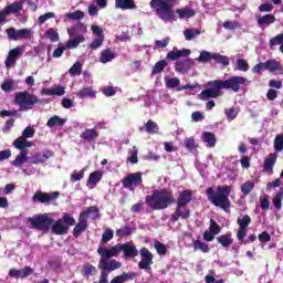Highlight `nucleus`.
I'll list each match as a JSON object with an SVG mask.
<instances>
[{"label":"nucleus","mask_w":283,"mask_h":283,"mask_svg":"<svg viewBox=\"0 0 283 283\" xmlns=\"http://www.w3.org/2000/svg\"><path fill=\"white\" fill-rule=\"evenodd\" d=\"M115 8L119 10H134L136 2L134 0H115Z\"/></svg>","instance_id":"a878e982"},{"label":"nucleus","mask_w":283,"mask_h":283,"mask_svg":"<svg viewBox=\"0 0 283 283\" xmlns=\"http://www.w3.org/2000/svg\"><path fill=\"white\" fill-rule=\"evenodd\" d=\"M83 178H85L84 170H80V171L74 170L71 174V182H78V180H83Z\"/></svg>","instance_id":"13d9d810"},{"label":"nucleus","mask_w":283,"mask_h":283,"mask_svg":"<svg viewBox=\"0 0 283 283\" xmlns=\"http://www.w3.org/2000/svg\"><path fill=\"white\" fill-rule=\"evenodd\" d=\"M237 224L239 226L237 239L242 240V238H247L249 224H251V217L249 214H245L242 218H238Z\"/></svg>","instance_id":"ddd939ff"},{"label":"nucleus","mask_w":283,"mask_h":283,"mask_svg":"<svg viewBox=\"0 0 283 283\" xmlns=\"http://www.w3.org/2000/svg\"><path fill=\"white\" fill-rule=\"evenodd\" d=\"M191 54V50L182 49L178 50L174 48L172 51L168 52L166 55L167 61H178V59H182V56H189Z\"/></svg>","instance_id":"a211bd4d"},{"label":"nucleus","mask_w":283,"mask_h":283,"mask_svg":"<svg viewBox=\"0 0 283 283\" xmlns=\"http://www.w3.org/2000/svg\"><path fill=\"white\" fill-rule=\"evenodd\" d=\"M114 238V230L107 228L104 233L102 234V240L101 243L102 244H107V242H109V240H113Z\"/></svg>","instance_id":"8fccbe9b"},{"label":"nucleus","mask_w":283,"mask_h":283,"mask_svg":"<svg viewBox=\"0 0 283 283\" xmlns=\"http://www.w3.org/2000/svg\"><path fill=\"white\" fill-rule=\"evenodd\" d=\"M65 44L59 43L57 49L54 50L53 52V57L54 59H61L63 56V52H65Z\"/></svg>","instance_id":"69168bd1"},{"label":"nucleus","mask_w":283,"mask_h":283,"mask_svg":"<svg viewBox=\"0 0 283 283\" xmlns=\"http://www.w3.org/2000/svg\"><path fill=\"white\" fill-rule=\"evenodd\" d=\"M65 123H67V119L61 118L59 115H54L51 118H49V120L46 122V126H49L50 128L63 127V125H65Z\"/></svg>","instance_id":"c85d7f7f"},{"label":"nucleus","mask_w":283,"mask_h":283,"mask_svg":"<svg viewBox=\"0 0 283 283\" xmlns=\"http://www.w3.org/2000/svg\"><path fill=\"white\" fill-rule=\"evenodd\" d=\"M191 200H193V191L190 189L179 192L177 200L174 197V190L169 188L155 189L151 195L146 196V205L153 211L168 209L174 202L181 207H188Z\"/></svg>","instance_id":"f257e3e1"},{"label":"nucleus","mask_w":283,"mask_h":283,"mask_svg":"<svg viewBox=\"0 0 283 283\" xmlns=\"http://www.w3.org/2000/svg\"><path fill=\"white\" fill-rule=\"evenodd\" d=\"M231 191H233V188L228 185L218 186L216 189L208 187L206 196L213 207H219L226 213H231V200L229 199Z\"/></svg>","instance_id":"7ed1b4c3"},{"label":"nucleus","mask_w":283,"mask_h":283,"mask_svg":"<svg viewBox=\"0 0 283 283\" xmlns=\"http://www.w3.org/2000/svg\"><path fill=\"white\" fill-rule=\"evenodd\" d=\"M213 61H216V63H219L220 65H224L226 67L231 63L229 56L220 55V53H214Z\"/></svg>","instance_id":"49530a36"},{"label":"nucleus","mask_w":283,"mask_h":283,"mask_svg":"<svg viewBox=\"0 0 283 283\" xmlns=\"http://www.w3.org/2000/svg\"><path fill=\"white\" fill-rule=\"evenodd\" d=\"M166 87L167 90H175V87H180V78L170 77L166 80Z\"/></svg>","instance_id":"3c124183"},{"label":"nucleus","mask_w":283,"mask_h":283,"mask_svg":"<svg viewBox=\"0 0 283 283\" xmlns=\"http://www.w3.org/2000/svg\"><path fill=\"white\" fill-rule=\"evenodd\" d=\"M282 200H283V188L276 192L275 197L272 199V203L277 211L282 209Z\"/></svg>","instance_id":"a18cd8bd"},{"label":"nucleus","mask_w":283,"mask_h":283,"mask_svg":"<svg viewBox=\"0 0 283 283\" xmlns=\"http://www.w3.org/2000/svg\"><path fill=\"white\" fill-rule=\"evenodd\" d=\"M130 233H133V231H132V227H129V226H125V227L116 230V235L118 238H127V237H129Z\"/></svg>","instance_id":"864d4df0"},{"label":"nucleus","mask_w":283,"mask_h":283,"mask_svg":"<svg viewBox=\"0 0 283 283\" xmlns=\"http://www.w3.org/2000/svg\"><path fill=\"white\" fill-rule=\"evenodd\" d=\"M99 258L98 269L99 271H105L106 273H112V271H116V269H120L123 264L116 260H112V258H118L120 253V244L112 247L111 249L103 248L102 245L97 249Z\"/></svg>","instance_id":"20e7f679"},{"label":"nucleus","mask_w":283,"mask_h":283,"mask_svg":"<svg viewBox=\"0 0 283 283\" xmlns=\"http://www.w3.org/2000/svg\"><path fill=\"white\" fill-rule=\"evenodd\" d=\"M140 185H143V172L140 171L130 172L122 180V187L129 191H134L135 187H140Z\"/></svg>","instance_id":"1a4fd4ad"},{"label":"nucleus","mask_w":283,"mask_h":283,"mask_svg":"<svg viewBox=\"0 0 283 283\" xmlns=\"http://www.w3.org/2000/svg\"><path fill=\"white\" fill-rule=\"evenodd\" d=\"M103 180V171L95 170L90 174L88 179L86 181V187H91V189H94L98 182Z\"/></svg>","instance_id":"5701e85b"},{"label":"nucleus","mask_w":283,"mask_h":283,"mask_svg":"<svg viewBox=\"0 0 283 283\" xmlns=\"http://www.w3.org/2000/svg\"><path fill=\"white\" fill-rule=\"evenodd\" d=\"M23 10V2L21 1H14L10 4H8L2 13L4 14V18L8 17L9 14H19Z\"/></svg>","instance_id":"aec40b11"},{"label":"nucleus","mask_w":283,"mask_h":283,"mask_svg":"<svg viewBox=\"0 0 283 283\" xmlns=\"http://www.w3.org/2000/svg\"><path fill=\"white\" fill-rule=\"evenodd\" d=\"M13 147L21 151H25V147H34V144L32 142H28L24 137H19L13 142Z\"/></svg>","instance_id":"cd10ccee"},{"label":"nucleus","mask_w":283,"mask_h":283,"mask_svg":"<svg viewBox=\"0 0 283 283\" xmlns=\"http://www.w3.org/2000/svg\"><path fill=\"white\" fill-rule=\"evenodd\" d=\"M85 229H87V219H85L84 217H81L80 214L78 222L73 229L74 238H81V234L83 233V231H85Z\"/></svg>","instance_id":"b1692460"},{"label":"nucleus","mask_w":283,"mask_h":283,"mask_svg":"<svg viewBox=\"0 0 283 283\" xmlns=\"http://www.w3.org/2000/svg\"><path fill=\"white\" fill-rule=\"evenodd\" d=\"M142 260L138 263L139 269L143 271H147L151 269V264H154V254L147 248H142L139 251Z\"/></svg>","instance_id":"f8f14e48"},{"label":"nucleus","mask_w":283,"mask_h":283,"mask_svg":"<svg viewBox=\"0 0 283 283\" xmlns=\"http://www.w3.org/2000/svg\"><path fill=\"white\" fill-rule=\"evenodd\" d=\"M203 143H207V147H216V135L211 132H205L202 134Z\"/></svg>","instance_id":"c9c22d12"},{"label":"nucleus","mask_w":283,"mask_h":283,"mask_svg":"<svg viewBox=\"0 0 283 283\" xmlns=\"http://www.w3.org/2000/svg\"><path fill=\"white\" fill-rule=\"evenodd\" d=\"M158 124H156V122L149 119L146 125H145V132L147 134L154 135V134H158Z\"/></svg>","instance_id":"37998d69"},{"label":"nucleus","mask_w":283,"mask_h":283,"mask_svg":"<svg viewBox=\"0 0 283 283\" xmlns=\"http://www.w3.org/2000/svg\"><path fill=\"white\" fill-rule=\"evenodd\" d=\"M93 273H96V266L90 263L84 264L82 269V275H86L87 277H90V275H92Z\"/></svg>","instance_id":"5fc2aeb1"},{"label":"nucleus","mask_w":283,"mask_h":283,"mask_svg":"<svg viewBox=\"0 0 283 283\" xmlns=\"http://www.w3.org/2000/svg\"><path fill=\"white\" fill-rule=\"evenodd\" d=\"M195 65L193 59L179 60L175 63V70L178 74H187Z\"/></svg>","instance_id":"2eb2a0df"},{"label":"nucleus","mask_w":283,"mask_h":283,"mask_svg":"<svg viewBox=\"0 0 283 283\" xmlns=\"http://www.w3.org/2000/svg\"><path fill=\"white\" fill-rule=\"evenodd\" d=\"M209 231H211L214 235H218L222 231V228L220 224H218V222H216V220L210 219Z\"/></svg>","instance_id":"4d7b16f0"},{"label":"nucleus","mask_w":283,"mask_h":283,"mask_svg":"<svg viewBox=\"0 0 283 283\" xmlns=\"http://www.w3.org/2000/svg\"><path fill=\"white\" fill-rule=\"evenodd\" d=\"M83 41H85V36L77 35L75 39H70L64 48L65 50H76V48H78V44L83 43Z\"/></svg>","instance_id":"c756f323"},{"label":"nucleus","mask_w":283,"mask_h":283,"mask_svg":"<svg viewBox=\"0 0 283 283\" xmlns=\"http://www.w3.org/2000/svg\"><path fill=\"white\" fill-rule=\"evenodd\" d=\"M217 242L223 247V249H229L233 244V238L230 234H221L217 237Z\"/></svg>","instance_id":"473e14b6"},{"label":"nucleus","mask_w":283,"mask_h":283,"mask_svg":"<svg viewBox=\"0 0 283 283\" xmlns=\"http://www.w3.org/2000/svg\"><path fill=\"white\" fill-rule=\"evenodd\" d=\"M149 6L153 10H155L156 15L161 21H176V15L174 14V8L171 3L166 0H151Z\"/></svg>","instance_id":"39448f33"},{"label":"nucleus","mask_w":283,"mask_h":283,"mask_svg":"<svg viewBox=\"0 0 283 283\" xmlns=\"http://www.w3.org/2000/svg\"><path fill=\"white\" fill-rule=\"evenodd\" d=\"M255 189V184L251 180H248L241 185V192L243 196H249Z\"/></svg>","instance_id":"79ce46f5"},{"label":"nucleus","mask_w":283,"mask_h":283,"mask_svg":"<svg viewBox=\"0 0 283 283\" xmlns=\"http://www.w3.org/2000/svg\"><path fill=\"white\" fill-rule=\"evenodd\" d=\"M185 147L189 149V151H196L198 149V144L193 137H189L185 139Z\"/></svg>","instance_id":"603ef678"},{"label":"nucleus","mask_w":283,"mask_h":283,"mask_svg":"<svg viewBox=\"0 0 283 283\" xmlns=\"http://www.w3.org/2000/svg\"><path fill=\"white\" fill-rule=\"evenodd\" d=\"M200 33V29H186L184 31V36L186 41H193V39H196V36H199Z\"/></svg>","instance_id":"a19ab883"},{"label":"nucleus","mask_w":283,"mask_h":283,"mask_svg":"<svg viewBox=\"0 0 283 283\" xmlns=\"http://www.w3.org/2000/svg\"><path fill=\"white\" fill-rule=\"evenodd\" d=\"M155 249L158 255H167V245L160 241L155 242Z\"/></svg>","instance_id":"052dcab7"},{"label":"nucleus","mask_w":283,"mask_h":283,"mask_svg":"<svg viewBox=\"0 0 283 283\" xmlns=\"http://www.w3.org/2000/svg\"><path fill=\"white\" fill-rule=\"evenodd\" d=\"M32 273H34V269L31 266H24L23 269L19 270V277L23 280L25 277H30Z\"/></svg>","instance_id":"6e6d98bb"},{"label":"nucleus","mask_w":283,"mask_h":283,"mask_svg":"<svg viewBox=\"0 0 283 283\" xmlns=\"http://www.w3.org/2000/svg\"><path fill=\"white\" fill-rule=\"evenodd\" d=\"M248 78L244 76H231L228 80H214L208 82L210 88L203 90L199 94L200 101H209V98H220L222 96L221 90H231L234 94H238L242 90L243 85H247Z\"/></svg>","instance_id":"f03ea898"},{"label":"nucleus","mask_w":283,"mask_h":283,"mask_svg":"<svg viewBox=\"0 0 283 283\" xmlns=\"http://www.w3.org/2000/svg\"><path fill=\"white\" fill-rule=\"evenodd\" d=\"M28 222L29 224H31V229H35L36 231H43V233H48V231H50V227L54 224V219L50 218L48 213H43L28 218Z\"/></svg>","instance_id":"6e6552de"},{"label":"nucleus","mask_w":283,"mask_h":283,"mask_svg":"<svg viewBox=\"0 0 283 283\" xmlns=\"http://www.w3.org/2000/svg\"><path fill=\"white\" fill-rule=\"evenodd\" d=\"M48 39H50V41H52V43H56V41H59V32L56 30H54L53 28L46 30L45 32Z\"/></svg>","instance_id":"bf43d9fd"},{"label":"nucleus","mask_w":283,"mask_h":283,"mask_svg":"<svg viewBox=\"0 0 283 283\" xmlns=\"http://www.w3.org/2000/svg\"><path fill=\"white\" fill-rule=\"evenodd\" d=\"M168 63H167V60H160L158 61L154 67H153V71H151V74L153 75H156V74H161V72H165V67H167Z\"/></svg>","instance_id":"ea45409f"},{"label":"nucleus","mask_w":283,"mask_h":283,"mask_svg":"<svg viewBox=\"0 0 283 283\" xmlns=\"http://www.w3.org/2000/svg\"><path fill=\"white\" fill-rule=\"evenodd\" d=\"M176 14H178L179 19H191V17H196V10L181 8L176 10Z\"/></svg>","instance_id":"2f4dec72"},{"label":"nucleus","mask_w":283,"mask_h":283,"mask_svg":"<svg viewBox=\"0 0 283 283\" xmlns=\"http://www.w3.org/2000/svg\"><path fill=\"white\" fill-rule=\"evenodd\" d=\"M259 12H273V4H271V3L260 4Z\"/></svg>","instance_id":"774afa93"},{"label":"nucleus","mask_w":283,"mask_h":283,"mask_svg":"<svg viewBox=\"0 0 283 283\" xmlns=\"http://www.w3.org/2000/svg\"><path fill=\"white\" fill-rule=\"evenodd\" d=\"M189 220L191 218V210L187 206H180L177 203L175 212L170 217V222H178V220Z\"/></svg>","instance_id":"4468645a"},{"label":"nucleus","mask_w":283,"mask_h":283,"mask_svg":"<svg viewBox=\"0 0 283 283\" xmlns=\"http://www.w3.org/2000/svg\"><path fill=\"white\" fill-rule=\"evenodd\" d=\"M66 19H71L72 21H81V19H85V12L77 10L66 13Z\"/></svg>","instance_id":"09e8293b"},{"label":"nucleus","mask_w":283,"mask_h":283,"mask_svg":"<svg viewBox=\"0 0 283 283\" xmlns=\"http://www.w3.org/2000/svg\"><path fill=\"white\" fill-rule=\"evenodd\" d=\"M1 90L3 92H12V90H14V81L12 80H6L2 84H1Z\"/></svg>","instance_id":"e2e57ef3"},{"label":"nucleus","mask_w":283,"mask_h":283,"mask_svg":"<svg viewBox=\"0 0 283 283\" xmlns=\"http://www.w3.org/2000/svg\"><path fill=\"white\" fill-rule=\"evenodd\" d=\"M7 36L10 41H19L21 39H24L25 41H30L34 36V33L32 32V29L17 30L14 28H10V29H7Z\"/></svg>","instance_id":"9d476101"},{"label":"nucleus","mask_w":283,"mask_h":283,"mask_svg":"<svg viewBox=\"0 0 283 283\" xmlns=\"http://www.w3.org/2000/svg\"><path fill=\"white\" fill-rule=\"evenodd\" d=\"M276 18L273 14H265L263 17L258 18V25L259 28H262L264 25H271L272 23H275Z\"/></svg>","instance_id":"7c9ffc66"},{"label":"nucleus","mask_w":283,"mask_h":283,"mask_svg":"<svg viewBox=\"0 0 283 283\" xmlns=\"http://www.w3.org/2000/svg\"><path fill=\"white\" fill-rule=\"evenodd\" d=\"M14 103L20 107L19 112H30L41 99L28 91H22L14 94Z\"/></svg>","instance_id":"423d86ee"},{"label":"nucleus","mask_w":283,"mask_h":283,"mask_svg":"<svg viewBox=\"0 0 283 283\" xmlns=\"http://www.w3.org/2000/svg\"><path fill=\"white\" fill-rule=\"evenodd\" d=\"M274 154H281L283 151V134H279L275 136L273 142Z\"/></svg>","instance_id":"58836bf2"},{"label":"nucleus","mask_w":283,"mask_h":283,"mask_svg":"<svg viewBox=\"0 0 283 283\" xmlns=\"http://www.w3.org/2000/svg\"><path fill=\"white\" fill-rule=\"evenodd\" d=\"M275 163H277V153L269 154L263 161V171L272 176Z\"/></svg>","instance_id":"dca6fc26"},{"label":"nucleus","mask_w":283,"mask_h":283,"mask_svg":"<svg viewBox=\"0 0 283 283\" xmlns=\"http://www.w3.org/2000/svg\"><path fill=\"white\" fill-rule=\"evenodd\" d=\"M91 213H98V207L96 206H91L88 207L86 210L82 211L80 213V216L84 219L87 220V217L91 214Z\"/></svg>","instance_id":"680f3d73"},{"label":"nucleus","mask_w":283,"mask_h":283,"mask_svg":"<svg viewBox=\"0 0 283 283\" xmlns=\"http://www.w3.org/2000/svg\"><path fill=\"white\" fill-rule=\"evenodd\" d=\"M61 198V192L53 191V192H43V191H36L32 200L33 202H39L40 205H50V202H55V200H59Z\"/></svg>","instance_id":"9b49d317"},{"label":"nucleus","mask_w":283,"mask_h":283,"mask_svg":"<svg viewBox=\"0 0 283 283\" xmlns=\"http://www.w3.org/2000/svg\"><path fill=\"white\" fill-rule=\"evenodd\" d=\"M80 138L85 143H94L98 138V130L96 128H86L80 134Z\"/></svg>","instance_id":"412c9836"},{"label":"nucleus","mask_w":283,"mask_h":283,"mask_svg":"<svg viewBox=\"0 0 283 283\" xmlns=\"http://www.w3.org/2000/svg\"><path fill=\"white\" fill-rule=\"evenodd\" d=\"M82 72H83V64L80 61H76L69 70V74L71 76H81Z\"/></svg>","instance_id":"4c0bfd02"},{"label":"nucleus","mask_w":283,"mask_h":283,"mask_svg":"<svg viewBox=\"0 0 283 283\" xmlns=\"http://www.w3.org/2000/svg\"><path fill=\"white\" fill-rule=\"evenodd\" d=\"M76 224V219L70 216V213H64L62 219H57L51 224V231L54 235H66L70 232V227Z\"/></svg>","instance_id":"0eeeda50"},{"label":"nucleus","mask_w":283,"mask_h":283,"mask_svg":"<svg viewBox=\"0 0 283 283\" xmlns=\"http://www.w3.org/2000/svg\"><path fill=\"white\" fill-rule=\"evenodd\" d=\"M263 64L264 70H268L269 72H277L279 70H282V64L275 60H268Z\"/></svg>","instance_id":"f704fd0d"},{"label":"nucleus","mask_w":283,"mask_h":283,"mask_svg":"<svg viewBox=\"0 0 283 283\" xmlns=\"http://www.w3.org/2000/svg\"><path fill=\"white\" fill-rule=\"evenodd\" d=\"M234 70L239 72H249V62L244 59H238Z\"/></svg>","instance_id":"de8ad7c7"},{"label":"nucleus","mask_w":283,"mask_h":283,"mask_svg":"<svg viewBox=\"0 0 283 283\" xmlns=\"http://www.w3.org/2000/svg\"><path fill=\"white\" fill-rule=\"evenodd\" d=\"M122 283L129 282V280H134L136 277L135 272H124L122 275H118Z\"/></svg>","instance_id":"0e129e2a"},{"label":"nucleus","mask_w":283,"mask_h":283,"mask_svg":"<svg viewBox=\"0 0 283 283\" xmlns=\"http://www.w3.org/2000/svg\"><path fill=\"white\" fill-rule=\"evenodd\" d=\"M216 53L209 51H201L200 55L197 57L199 63H209V61H213Z\"/></svg>","instance_id":"e433bc0d"},{"label":"nucleus","mask_w":283,"mask_h":283,"mask_svg":"<svg viewBox=\"0 0 283 283\" xmlns=\"http://www.w3.org/2000/svg\"><path fill=\"white\" fill-rule=\"evenodd\" d=\"M19 56H21V48L17 46L15 49H12L4 63H6V66L7 67H12V65H15L17 64V59H19Z\"/></svg>","instance_id":"4be33fe9"},{"label":"nucleus","mask_w":283,"mask_h":283,"mask_svg":"<svg viewBox=\"0 0 283 283\" xmlns=\"http://www.w3.org/2000/svg\"><path fill=\"white\" fill-rule=\"evenodd\" d=\"M116 59V53L112 49L107 48L101 52L99 61L101 63H109Z\"/></svg>","instance_id":"bb28decb"},{"label":"nucleus","mask_w":283,"mask_h":283,"mask_svg":"<svg viewBox=\"0 0 283 283\" xmlns=\"http://www.w3.org/2000/svg\"><path fill=\"white\" fill-rule=\"evenodd\" d=\"M228 120H234L238 117V112L234 107L226 109Z\"/></svg>","instance_id":"338daca9"},{"label":"nucleus","mask_w":283,"mask_h":283,"mask_svg":"<svg viewBox=\"0 0 283 283\" xmlns=\"http://www.w3.org/2000/svg\"><path fill=\"white\" fill-rule=\"evenodd\" d=\"M123 251L124 258L126 259H134L138 258V248L130 243H119V252Z\"/></svg>","instance_id":"f3484780"},{"label":"nucleus","mask_w":283,"mask_h":283,"mask_svg":"<svg viewBox=\"0 0 283 283\" xmlns=\"http://www.w3.org/2000/svg\"><path fill=\"white\" fill-rule=\"evenodd\" d=\"M192 247H193V251H201V253H209V251H211V248H209V244L200 240H193Z\"/></svg>","instance_id":"72a5a7b5"},{"label":"nucleus","mask_w":283,"mask_h":283,"mask_svg":"<svg viewBox=\"0 0 283 283\" xmlns=\"http://www.w3.org/2000/svg\"><path fill=\"white\" fill-rule=\"evenodd\" d=\"M54 153L52 150H44L42 153H36L33 157H31V165H41V163H45L49 158H52Z\"/></svg>","instance_id":"6ab92c4d"},{"label":"nucleus","mask_w":283,"mask_h":283,"mask_svg":"<svg viewBox=\"0 0 283 283\" xmlns=\"http://www.w3.org/2000/svg\"><path fill=\"white\" fill-rule=\"evenodd\" d=\"M77 96L80 98H94V96H96V92H94V90H92V87H84L82 90H80V92L77 93Z\"/></svg>","instance_id":"c03bdc74"},{"label":"nucleus","mask_w":283,"mask_h":283,"mask_svg":"<svg viewBox=\"0 0 283 283\" xmlns=\"http://www.w3.org/2000/svg\"><path fill=\"white\" fill-rule=\"evenodd\" d=\"M28 160H30V158L28 157V150H22L17 155L15 159L11 163V165L13 167H23V165H25Z\"/></svg>","instance_id":"393cba45"}]
</instances>
